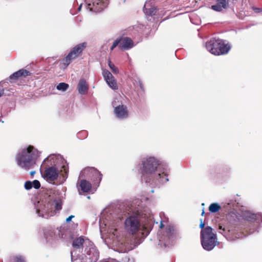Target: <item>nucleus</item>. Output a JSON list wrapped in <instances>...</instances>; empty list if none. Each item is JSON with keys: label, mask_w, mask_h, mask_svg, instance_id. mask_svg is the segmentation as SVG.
Masks as SVG:
<instances>
[{"label": "nucleus", "mask_w": 262, "mask_h": 262, "mask_svg": "<svg viewBox=\"0 0 262 262\" xmlns=\"http://www.w3.org/2000/svg\"><path fill=\"white\" fill-rule=\"evenodd\" d=\"M159 165V161L155 157H150L142 159L140 170L142 178L146 183H152L155 180H159L162 182L168 181L167 174L161 170Z\"/></svg>", "instance_id": "f257e3e1"}, {"label": "nucleus", "mask_w": 262, "mask_h": 262, "mask_svg": "<svg viewBox=\"0 0 262 262\" xmlns=\"http://www.w3.org/2000/svg\"><path fill=\"white\" fill-rule=\"evenodd\" d=\"M38 151L32 145L24 149L17 156V164L21 167L28 170L33 168L36 164Z\"/></svg>", "instance_id": "f03ea898"}, {"label": "nucleus", "mask_w": 262, "mask_h": 262, "mask_svg": "<svg viewBox=\"0 0 262 262\" xmlns=\"http://www.w3.org/2000/svg\"><path fill=\"white\" fill-rule=\"evenodd\" d=\"M201 241L203 248L207 251L212 250L219 244L216 235L213 232V229L207 226L201 231Z\"/></svg>", "instance_id": "7ed1b4c3"}, {"label": "nucleus", "mask_w": 262, "mask_h": 262, "mask_svg": "<svg viewBox=\"0 0 262 262\" xmlns=\"http://www.w3.org/2000/svg\"><path fill=\"white\" fill-rule=\"evenodd\" d=\"M207 50L212 54L221 55L226 54L230 50V46L225 43L223 40L217 38H212L206 43Z\"/></svg>", "instance_id": "20e7f679"}, {"label": "nucleus", "mask_w": 262, "mask_h": 262, "mask_svg": "<svg viewBox=\"0 0 262 262\" xmlns=\"http://www.w3.org/2000/svg\"><path fill=\"white\" fill-rule=\"evenodd\" d=\"M124 226L127 232L133 235L140 231H142L143 234V231L147 230L145 226L141 223L139 214L137 213L128 216L124 222Z\"/></svg>", "instance_id": "39448f33"}, {"label": "nucleus", "mask_w": 262, "mask_h": 262, "mask_svg": "<svg viewBox=\"0 0 262 262\" xmlns=\"http://www.w3.org/2000/svg\"><path fill=\"white\" fill-rule=\"evenodd\" d=\"M87 45V42H83L72 48L68 54L61 60L60 62L61 67L63 69L66 68L73 60L81 56Z\"/></svg>", "instance_id": "423d86ee"}, {"label": "nucleus", "mask_w": 262, "mask_h": 262, "mask_svg": "<svg viewBox=\"0 0 262 262\" xmlns=\"http://www.w3.org/2000/svg\"><path fill=\"white\" fill-rule=\"evenodd\" d=\"M86 254H82L79 256L75 257L73 255V252H71V259L72 262H96L99 257V252L96 248L84 249Z\"/></svg>", "instance_id": "0eeeda50"}, {"label": "nucleus", "mask_w": 262, "mask_h": 262, "mask_svg": "<svg viewBox=\"0 0 262 262\" xmlns=\"http://www.w3.org/2000/svg\"><path fill=\"white\" fill-rule=\"evenodd\" d=\"M227 223L223 225L219 226V229L223 230L224 232H229L233 231L235 227L239 224V219L237 214L233 212H229L226 216Z\"/></svg>", "instance_id": "6e6552de"}, {"label": "nucleus", "mask_w": 262, "mask_h": 262, "mask_svg": "<svg viewBox=\"0 0 262 262\" xmlns=\"http://www.w3.org/2000/svg\"><path fill=\"white\" fill-rule=\"evenodd\" d=\"M117 46H119L121 50H128L134 47V42L129 37H121L114 41L111 47V50L113 51Z\"/></svg>", "instance_id": "1a4fd4ad"}, {"label": "nucleus", "mask_w": 262, "mask_h": 262, "mask_svg": "<svg viewBox=\"0 0 262 262\" xmlns=\"http://www.w3.org/2000/svg\"><path fill=\"white\" fill-rule=\"evenodd\" d=\"M88 5V8L91 11L95 12H101L106 7L108 0H84Z\"/></svg>", "instance_id": "9d476101"}, {"label": "nucleus", "mask_w": 262, "mask_h": 262, "mask_svg": "<svg viewBox=\"0 0 262 262\" xmlns=\"http://www.w3.org/2000/svg\"><path fill=\"white\" fill-rule=\"evenodd\" d=\"M72 246L75 249H79L84 247L89 250L90 248H96L94 244L89 239H84L82 236L74 239L72 243Z\"/></svg>", "instance_id": "9b49d317"}, {"label": "nucleus", "mask_w": 262, "mask_h": 262, "mask_svg": "<svg viewBox=\"0 0 262 262\" xmlns=\"http://www.w3.org/2000/svg\"><path fill=\"white\" fill-rule=\"evenodd\" d=\"M59 174L58 169L55 166L46 168L43 173V178L48 182H54Z\"/></svg>", "instance_id": "f8f14e48"}, {"label": "nucleus", "mask_w": 262, "mask_h": 262, "mask_svg": "<svg viewBox=\"0 0 262 262\" xmlns=\"http://www.w3.org/2000/svg\"><path fill=\"white\" fill-rule=\"evenodd\" d=\"M102 75L108 85L113 90L118 89V85L115 78L107 70H103Z\"/></svg>", "instance_id": "ddd939ff"}, {"label": "nucleus", "mask_w": 262, "mask_h": 262, "mask_svg": "<svg viewBox=\"0 0 262 262\" xmlns=\"http://www.w3.org/2000/svg\"><path fill=\"white\" fill-rule=\"evenodd\" d=\"M114 112L117 117L119 118H125L128 117V111L126 106L121 105L116 107Z\"/></svg>", "instance_id": "4468645a"}, {"label": "nucleus", "mask_w": 262, "mask_h": 262, "mask_svg": "<svg viewBox=\"0 0 262 262\" xmlns=\"http://www.w3.org/2000/svg\"><path fill=\"white\" fill-rule=\"evenodd\" d=\"M143 11L146 15L152 16L157 12L156 8L152 5L150 1L146 2L143 8Z\"/></svg>", "instance_id": "2eb2a0df"}, {"label": "nucleus", "mask_w": 262, "mask_h": 262, "mask_svg": "<svg viewBox=\"0 0 262 262\" xmlns=\"http://www.w3.org/2000/svg\"><path fill=\"white\" fill-rule=\"evenodd\" d=\"M216 3L212 5L211 8L214 11L221 12L226 9L228 6V2L227 0H216Z\"/></svg>", "instance_id": "dca6fc26"}, {"label": "nucleus", "mask_w": 262, "mask_h": 262, "mask_svg": "<svg viewBox=\"0 0 262 262\" xmlns=\"http://www.w3.org/2000/svg\"><path fill=\"white\" fill-rule=\"evenodd\" d=\"M30 75L31 73L28 71L22 69L11 75L9 78L10 79L17 80L19 78L26 77Z\"/></svg>", "instance_id": "f3484780"}, {"label": "nucleus", "mask_w": 262, "mask_h": 262, "mask_svg": "<svg viewBox=\"0 0 262 262\" xmlns=\"http://www.w3.org/2000/svg\"><path fill=\"white\" fill-rule=\"evenodd\" d=\"M77 89L79 94L81 95L87 93L88 86L86 81L84 79H80L77 86Z\"/></svg>", "instance_id": "a211bd4d"}, {"label": "nucleus", "mask_w": 262, "mask_h": 262, "mask_svg": "<svg viewBox=\"0 0 262 262\" xmlns=\"http://www.w3.org/2000/svg\"><path fill=\"white\" fill-rule=\"evenodd\" d=\"M79 186L81 190L83 192H89L92 188L91 183L85 180H81L80 181Z\"/></svg>", "instance_id": "6ab92c4d"}, {"label": "nucleus", "mask_w": 262, "mask_h": 262, "mask_svg": "<svg viewBox=\"0 0 262 262\" xmlns=\"http://www.w3.org/2000/svg\"><path fill=\"white\" fill-rule=\"evenodd\" d=\"M221 208V207L218 203H212L209 207V210L210 212L215 213L219 211Z\"/></svg>", "instance_id": "aec40b11"}, {"label": "nucleus", "mask_w": 262, "mask_h": 262, "mask_svg": "<svg viewBox=\"0 0 262 262\" xmlns=\"http://www.w3.org/2000/svg\"><path fill=\"white\" fill-rule=\"evenodd\" d=\"M167 233L168 234L169 238H173L176 234V230L172 226H169L167 229Z\"/></svg>", "instance_id": "412c9836"}, {"label": "nucleus", "mask_w": 262, "mask_h": 262, "mask_svg": "<svg viewBox=\"0 0 262 262\" xmlns=\"http://www.w3.org/2000/svg\"><path fill=\"white\" fill-rule=\"evenodd\" d=\"M69 88V84L64 82H61L59 83L56 88L58 90L65 91Z\"/></svg>", "instance_id": "4be33fe9"}, {"label": "nucleus", "mask_w": 262, "mask_h": 262, "mask_svg": "<svg viewBox=\"0 0 262 262\" xmlns=\"http://www.w3.org/2000/svg\"><path fill=\"white\" fill-rule=\"evenodd\" d=\"M108 64L110 68L111 69V70L114 73H115V74L119 73L118 69L115 66V64L113 62H112V61H111L110 59H109L108 61Z\"/></svg>", "instance_id": "5701e85b"}, {"label": "nucleus", "mask_w": 262, "mask_h": 262, "mask_svg": "<svg viewBox=\"0 0 262 262\" xmlns=\"http://www.w3.org/2000/svg\"><path fill=\"white\" fill-rule=\"evenodd\" d=\"M55 235V233L51 230H49L45 232V236L47 239H50Z\"/></svg>", "instance_id": "b1692460"}, {"label": "nucleus", "mask_w": 262, "mask_h": 262, "mask_svg": "<svg viewBox=\"0 0 262 262\" xmlns=\"http://www.w3.org/2000/svg\"><path fill=\"white\" fill-rule=\"evenodd\" d=\"M55 209L56 210H60L62 209V202L61 200H56L54 201Z\"/></svg>", "instance_id": "393cba45"}, {"label": "nucleus", "mask_w": 262, "mask_h": 262, "mask_svg": "<svg viewBox=\"0 0 262 262\" xmlns=\"http://www.w3.org/2000/svg\"><path fill=\"white\" fill-rule=\"evenodd\" d=\"M15 262H26L25 258L21 255H16L14 257Z\"/></svg>", "instance_id": "a878e982"}, {"label": "nucleus", "mask_w": 262, "mask_h": 262, "mask_svg": "<svg viewBox=\"0 0 262 262\" xmlns=\"http://www.w3.org/2000/svg\"><path fill=\"white\" fill-rule=\"evenodd\" d=\"M24 187L27 190L31 189L33 187L32 182L30 181H26L25 183Z\"/></svg>", "instance_id": "bb28decb"}, {"label": "nucleus", "mask_w": 262, "mask_h": 262, "mask_svg": "<svg viewBox=\"0 0 262 262\" xmlns=\"http://www.w3.org/2000/svg\"><path fill=\"white\" fill-rule=\"evenodd\" d=\"M33 187L35 189H38L40 187V182L38 180H34L32 182Z\"/></svg>", "instance_id": "cd10ccee"}, {"label": "nucleus", "mask_w": 262, "mask_h": 262, "mask_svg": "<svg viewBox=\"0 0 262 262\" xmlns=\"http://www.w3.org/2000/svg\"><path fill=\"white\" fill-rule=\"evenodd\" d=\"M62 168L63 169V170L65 173V176L64 174H62L63 179L65 180L67 178L68 176V170L66 169L65 166H63Z\"/></svg>", "instance_id": "c85d7f7f"}, {"label": "nucleus", "mask_w": 262, "mask_h": 262, "mask_svg": "<svg viewBox=\"0 0 262 262\" xmlns=\"http://www.w3.org/2000/svg\"><path fill=\"white\" fill-rule=\"evenodd\" d=\"M205 223L203 222V220L202 219H201V223H200V228L204 229L205 228Z\"/></svg>", "instance_id": "c756f323"}, {"label": "nucleus", "mask_w": 262, "mask_h": 262, "mask_svg": "<svg viewBox=\"0 0 262 262\" xmlns=\"http://www.w3.org/2000/svg\"><path fill=\"white\" fill-rule=\"evenodd\" d=\"M96 174L97 176H98L99 177V181L100 182L102 179V174L100 173V172H99L98 171H97L96 172Z\"/></svg>", "instance_id": "7c9ffc66"}, {"label": "nucleus", "mask_w": 262, "mask_h": 262, "mask_svg": "<svg viewBox=\"0 0 262 262\" xmlns=\"http://www.w3.org/2000/svg\"><path fill=\"white\" fill-rule=\"evenodd\" d=\"M74 217V216L72 215L69 216L68 218H67L66 222H70Z\"/></svg>", "instance_id": "2f4dec72"}, {"label": "nucleus", "mask_w": 262, "mask_h": 262, "mask_svg": "<svg viewBox=\"0 0 262 262\" xmlns=\"http://www.w3.org/2000/svg\"><path fill=\"white\" fill-rule=\"evenodd\" d=\"M253 9L256 12H260L261 11L260 9H259V8H255L254 7L253 8Z\"/></svg>", "instance_id": "473e14b6"}, {"label": "nucleus", "mask_w": 262, "mask_h": 262, "mask_svg": "<svg viewBox=\"0 0 262 262\" xmlns=\"http://www.w3.org/2000/svg\"><path fill=\"white\" fill-rule=\"evenodd\" d=\"M133 245L134 247H136V246H137L138 245V244L136 242V238L134 239V242L133 243Z\"/></svg>", "instance_id": "72a5a7b5"}, {"label": "nucleus", "mask_w": 262, "mask_h": 262, "mask_svg": "<svg viewBox=\"0 0 262 262\" xmlns=\"http://www.w3.org/2000/svg\"><path fill=\"white\" fill-rule=\"evenodd\" d=\"M3 94H4V91L0 90V97L3 95Z\"/></svg>", "instance_id": "f704fd0d"}, {"label": "nucleus", "mask_w": 262, "mask_h": 262, "mask_svg": "<svg viewBox=\"0 0 262 262\" xmlns=\"http://www.w3.org/2000/svg\"><path fill=\"white\" fill-rule=\"evenodd\" d=\"M35 173V171H32L30 172V174L33 176Z\"/></svg>", "instance_id": "c9c22d12"}, {"label": "nucleus", "mask_w": 262, "mask_h": 262, "mask_svg": "<svg viewBox=\"0 0 262 262\" xmlns=\"http://www.w3.org/2000/svg\"><path fill=\"white\" fill-rule=\"evenodd\" d=\"M164 227V225L163 224L162 222L160 224V228H162Z\"/></svg>", "instance_id": "e433bc0d"}, {"label": "nucleus", "mask_w": 262, "mask_h": 262, "mask_svg": "<svg viewBox=\"0 0 262 262\" xmlns=\"http://www.w3.org/2000/svg\"><path fill=\"white\" fill-rule=\"evenodd\" d=\"M204 213H205V212H204V210H203V211L202 212V215H203Z\"/></svg>", "instance_id": "4c0bfd02"}, {"label": "nucleus", "mask_w": 262, "mask_h": 262, "mask_svg": "<svg viewBox=\"0 0 262 262\" xmlns=\"http://www.w3.org/2000/svg\"><path fill=\"white\" fill-rule=\"evenodd\" d=\"M37 212L38 213H39V210L38 209H37Z\"/></svg>", "instance_id": "58836bf2"}, {"label": "nucleus", "mask_w": 262, "mask_h": 262, "mask_svg": "<svg viewBox=\"0 0 262 262\" xmlns=\"http://www.w3.org/2000/svg\"><path fill=\"white\" fill-rule=\"evenodd\" d=\"M81 7V5H80V6H79V9H80Z\"/></svg>", "instance_id": "ea45409f"}]
</instances>
